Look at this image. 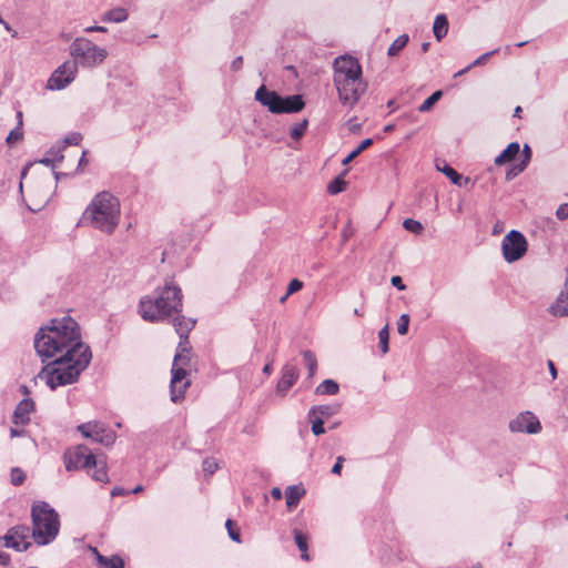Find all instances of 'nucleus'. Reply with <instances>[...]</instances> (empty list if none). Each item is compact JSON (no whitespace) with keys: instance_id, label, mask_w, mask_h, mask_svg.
<instances>
[{"instance_id":"obj_31","label":"nucleus","mask_w":568,"mask_h":568,"mask_svg":"<svg viewBox=\"0 0 568 568\" xmlns=\"http://www.w3.org/2000/svg\"><path fill=\"white\" fill-rule=\"evenodd\" d=\"M450 181L456 185L462 184L463 175L459 174L454 168L445 164L443 169L438 168Z\"/></svg>"},{"instance_id":"obj_25","label":"nucleus","mask_w":568,"mask_h":568,"mask_svg":"<svg viewBox=\"0 0 568 568\" xmlns=\"http://www.w3.org/2000/svg\"><path fill=\"white\" fill-rule=\"evenodd\" d=\"M294 539H295L296 546L298 547V549L301 551V558L303 560H308L310 556L307 552V541H308L307 536L304 535L302 531L295 529L294 530Z\"/></svg>"},{"instance_id":"obj_36","label":"nucleus","mask_w":568,"mask_h":568,"mask_svg":"<svg viewBox=\"0 0 568 568\" xmlns=\"http://www.w3.org/2000/svg\"><path fill=\"white\" fill-rule=\"evenodd\" d=\"M378 338H379V347L383 354H386L389 349L388 342H389V331L388 325L384 326L378 332Z\"/></svg>"},{"instance_id":"obj_11","label":"nucleus","mask_w":568,"mask_h":568,"mask_svg":"<svg viewBox=\"0 0 568 568\" xmlns=\"http://www.w3.org/2000/svg\"><path fill=\"white\" fill-rule=\"evenodd\" d=\"M78 430L83 437L91 438L95 443L110 446L115 442V434L106 430L99 422H88L78 426Z\"/></svg>"},{"instance_id":"obj_27","label":"nucleus","mask_w":568,"mask_h":568,"mask_svg":"<svg viewBox=\"0 0 568 568\" xmlns=\"http://www.w3.org/2000/svg\"><path fill=\"white\" fill-rule=\"evenodd\" d=\"M373 144V139H365L363 140L359 145L352 151L343 161V165H347L351 163L355 158H357L363 151H365L367 148H369Z\"/></svg>"},{"instance_id":"obj_50","label":"nucleus","mask_w":568,"mask_h":568,"mask_svg":"<svg viewBox=\"0 0 568 568\" xmlns=\"http://www.w3.org/2000/svg\"><path fill=\"white\" fill-rule=\"evenodd\" d=\"M242 65H243V58L236 57L231 63V70L239 71L242 68Z\"/></svg>"},{"instance_id":"obj_26","label":"nucleus","mask_w":568,"mask_h":568,"mask_svg":"<svg viewBox=\"0 0 568 568\" xmlns=\"http://www.w3.org/2000/svg\"><path fill=\"white\" fill-rule=\"evenodd\" d=\"M409 38L407 34H402L396 38L387 50L389 57H396L407 44Z\"/></svg>"},{"instance_id":"obj_4","label":"nucleus","mask_w":568,"mask_h":568,"mask_svg":"<svg viewBox=\"0 0 568 568\" xmlns=\"http://www.w3.org/2000/svg\"><path fill=\"white\" fill-rule=\"evenodd\" d=\"M120 202L108 191L94 195L82 214V222L105 233L112 234L119 225Z\"/></svg>"},{"instance_id":"obj_46","label":"nucleus","mask_w":568,"mask_h":568,"mask_svg":"<svg viewBox=\"0 0 568 568\" xmlns=\"http://www.w3.org/2000/svg\"><path fill=\"white\" fill-rule=\"evenodd\" d=\"M556 217L559 221H565L568 219V203H562L557 207Z\"/></svg>"},{"instance_id":"obj_41","label":"nucleus","mask_w":568,"mask_h":568,"mask_svg":"<svg viewBox=\"0 0 568 568\" xmlns=\"http://www.w3.org/2000/svg\"><path fill=\"white\" fill-rule=\"evenodd\" d=\"M311 422H312V432L315 436H320L325 433L323 418L315 417Z\"/></svg>"},{"instance_id":"obj_29","label":"nucleus","mask_w":568,"mask_h":568,"mask_svg":"<svg viewBox=\"0 0 568 568\" xmlns=\"http://www.w3.org/2000/svg\"><path fill=\"white\" fill-rule=\"evenodd\" d=\"M302 355L308 368V376L313 377L317 368V361L315 354L311 351H303Z\"/></svg>"},{"instance_id":"obj_12","label":"nucleus","mask_w":568,"mask_h":568,"mask_svg":"<svg viewBox=\"0 0 568 568\" xmlns=\"http://www.w3.org/2000/svg\"><path fill=\"white\" fill-rule=\"evenodd\" d=\"M78 72L75 62L67 61L61 64L49 78L47 88L50 90H62L74 79Z\"/></svg>"},{"instance_id":"obj_62","label":"nucleus","mask_w":568,"mask_h":568,"mask_svg":"<svg viewBox=\"0 0 568 568\" xmlns=\"http://www.w3.org/2000/svg\"><path fill=\"white\" fill-rule=\"evenodd\" d=\"M428 49H429V42H424V43L422 44V51H423V52H427V51H428Z\"/></svg>"},{"instance_id":"obj_13","label":"nucleus","mask_w":568,"mask_h":568,"mask_svg":"<svg viewBox=\"0 0 568 568\" xmlns=\"http://www.w3.org/2000/svg\"><path fill=\"white\" fill-rule=\"evenodd\" d=\"M29 536L30 528L27 525L14 526L3 536V546L17 551H26L31 546V542L28 540Z\"/></svg>"},{"instance_id":"obj_40","label":"nucleus","mask_w":568,"mask_h":568,"mask_svg":"<svg viewBox=\"0 0 568 568\" xmlns=\"http://www.w3.org/2000/svg\"><path fill=\"white\" fill-rule=\"evenodd\" d=\"M123 566H124L123 559L118 555H113L111 557H106V562L104 565V568H123Z\"/></svg>"},{"instance_id":"obj_30","label":"nucleus","mask_w":568,"mask_h":568,"mask_svg":"<svg viewBox=\"0 0 568 568\" xmlns=\"http://www.w3.org/2000/svg\"><path fill=\"white\" fill-rule=\"evenodd\" d=\"M442 91H435L418 106V111L422 113L428 112L433 108V105L442 98Z\"/></svg>"},{"instance_id":"obj_8","label":"nucleus","mask_w":568,"mask_h":568,"mask_svg":"<svg viewBox=\"0 0 568 568\" xmlns=\"http://www.w3.org/2000/svg\"><path fill=\"white\" fill-rule=\"evenodd\" d=\"M70 53L74 59L72 62L84 68H92L102 63L108 55L105 49L95 45L87 38H77L70 45Z\"/></svg>"},{"instance_id":"obj_54","label":"nucleus","mask_w":568,"mask_h":568,"mask_svg":"<svg viewBox=\"0 0 568 568\" xmlns=\"http://www.w3.org/2000/svg\"><path fill=\"white\" fill-rule=\"evenodd\" d=\"M271 495L274 499L280 500L282 498V490L278 487H274L271 490Z\"/></svg>"},{"instance_id":"obj_14","label":"nucleus","mask_w":568,"mask_h":568,"mask_svg":"<svg viewBox=\"0 0 568 568\" xmlns=\"http://www.w3.org/2000/svg\"><path fill=\"white\" fill-rule=\"evenodd\" d=\"M509 430L511 433L537 434L541 429L539 419L531 412L519 413L509 422Z\"/></svg>"},{"instance_id":"obj_49","label":"nucleus","mask_w":568,"mask_h":568,"mask_svg":"<svg viewBox=\"0 0 568 568\" xmlns=\"http://www.w3.org/2000/svg\"><path fill=\"white\" fill-rule=\"evenodd\" d=\"M390 283L393 286L397 287L399 291H404L406 286L403 283V280L400 276L395 275L390 278Z\"/></svg>"},{"instance_id":"obj_59","label":"nucleus","mask_w":568,"mask_h":568,"mask_svg":"<svg viewBox=\"0 0 568 568\" xmlns=\"http://www.w3.org/2000/svg\"><path fill=\"white\" fill-rule=\"evenodd\" d=\"M471 68H473V67H471V64L467 65L465 69H463V70L458 71V72L455 74V77H459V75L465 74V73H466V72H468Z\"/></svg>"},{"instance_id":"obj_1","label":"nucleus","mask_w":568,"mask_h":568,"mask_svg":"<svg viewBox=\"0 0 568 568\" xmlns=\"http://www.w3.org/2000/svg\"><path fill=\"white\" fill-rule=\"evenodd\" d=\"M34 348L42 362H49L38 377L54 390L75 383L89 366L92 353L81 341L79 324L70 316L52 318L34 336Z\"/></svg>"},{"instance_id":"obj_37","label":"nucleus","mask_w":568,"mask_h":568,"mask_svg":"<svg viewBox=\"0 0 568 568\" xmlns=\"http://www.w3.org/2000/svg\"><path fill=\"white\" fill-rule=\"evenodd\" d=\"M26 480V474L22 469L14 467L11 469L10 481L13 486H20Z\"/></svg>"},{"instance_id":"obj_44","label":"nucleus","mask_w":568,"mask_h":568,"mask_svg":"<svg viewBox=\"0 0 568 568\" xmlns=\"http://www.w3.org/2000/svg\"><path fill=\"white\" fill-rule=\"evenodd\" d=\"M499 51V49H495L493 51H489V52H486L484 54H481L480 57H478L471 64V67H477V65H481L484 63H486V61L491 57L494 55L495 53H497Z\"/></svg>"},{"instance_id":"obj_7","label":"nucleus","mask_w":568,"mask_h":568,"mask_svg":"<svg viewBox=\"0 0 568 568\" xmlns=\"http://www.w3.org/2000/svg\"><path fill=\"white\" fill-rule=\"evenodd\" d=\"M255 100L274 114L297 113L305 106L302 95L295 94L283 98L265 85H261L256 90Z\"/></svg>"},{"instance_id":"obj_61","label":"nucleus","mask_w":568,"mask_h":568,"mask_svg":"<svg viewBox=\"0 0 568 568\" xmlns=\"http://www.w3.org/2000/svg\"><path fill=\"white\" fill-rule=\"evenodd\" d=\"M17 116H18V120H19V121H18V126H20V128H21V125H22V112H21V111H19V112L17 113Z\"/></svg>"},{"instance_id":"obj_17","label":"nucleus","mask_w":568,"mask_h":568,"mask_svg":"<svg viewBox=\"0 0 568 568\" xmlns=\"http://www.w3.org/2000/svg\"><path fill=\"white\" fill-rule=\"evenodd\" d=\"M173 326L180 338H187L189 333L194 328L195 321L185 316H176L173 320Z\"/></svg>"},{"instance_id":"obj_24","label":"nucleus","mask_w":568,"mask_h":568,"mask_svg":"<svg viewBox=\"0 0 568 568\" xmlns=\"http://www.w3.org/2000/svg\"><path fill=\"white\" fill-rule=\"evenodd\" d=\"M339 390L338 384L333 379L323 381L315 389L317 395H336Z\"/></svg>"},{"instance_id":"obj_3","label":"nucleus","mask_w":568,"mask_h":568,"mask_svg":"<svg viewBox=\"0 0 568 568\" xmlns=\"http://www.w3.org/2000/svg\"><path fill=\"white\" fill-rule=\"evenodd\" d=\"M182 311L181 288L172 281L156 290L155 297L145 296L139 303V313L144 321L160 322Z\"/></svg>"},{"instance_id":"obj_52","label":"nucleus","mask_w":568,"mask_h":568,"mask_svg":"<svg viewBox=\"0 0 568 568\" xmlns=\"http://www.w3.org/2000/svg\"><path fill=\"white\" fill-rule=\"evenodd\" d=\"M84 31L88 33H90V32H106L108 29L102 26H91V27L85 28Z\"/></svg>"},{"instance_id":"obj_23","label":"nucleus","mask_w":568,"mask_h":568,"mask_svg":"<svg viewBox=\"0 0 568 568\" xmlns=\"http://www.w3.org/2000/svg\"><path fill=\"white\" fill-rule=\"evenodd\" d=\"M521 162L507 173V178H510L511 174L516 175L517 173L523 172L528 166L531 160V149L528 144H524V148L521 150Z\"/></svg>"},{"instance_id":"obj_19","label":"nucleus","mask_w":568,"mask_h":568,"mask_svg":"<svg viewBox=\"0 0 568 568\" xmlns=\"http://www.w3.org/2000/svg\"><path fill=\"white\" fill-rule=\"evenodd\" d=\"M305 495V489L301 486H288L285 490L286 506L291 509L296 507L301 498Z\"/></svg>"},{"instance_id":"obj_16","label":"nucleus","mask_w":568,"mask_h":568,"mask_svg":"<svg viewBox=\"0 0 568 568\" xmlns=\"http://www.w3.org/2000/svg\"><path fill=\"white\" fill-rule=\"evenodd\" d=\"M33 402L29 398L22 399L16 407L12 416L14 425H26L30 420V413L33 409Z\"/></svg>"},{"instance_id":"obj_43","label":"nucleus","mask_w":568,"mask_h":568,"mask_svg":"<svg viewBox=\"0 0 568 568\" xmlns=\"http://www.w3.org/2000/svg\"><path fill=\"white\" fill-rule=\"evenodd\" d=\"M82 140V135L78 132H72L64 138L65 145H78Z\"/></svg>"},{"instance_id":"obj_56","label":"nucleus","mask_w":568,"mask_h":568,"mask_svg":"<svg viewBox=\"0 0 568 568\" xmlns=\"http://www.w3.org/2000/svg\"><path fill=\"white\" fill-rule=\"evenodd\" d=\"M94 554L97 556V560L99 562L100 566L104 567L105 562H106V557L101 555L100 552H98L97 549H94Z\"/></svg>"},{"instance_id":"obj_6","label":"nucleus","mask_w":568,"mask_h":568,"mask_svg":"<svg viewBox=\"0 0 568 568\" xmlns=\"http://www.w3.org/2000/svg\"><path fill=\"white\" fill-rule=\"evenodd\" d=\"M186 352H189L187 338H181L171 371L172 378L170 384V393L171 400L173 403H180L184 398L185 390L191 384L190 379L187 378L190 358L187 355H184Z\"/></svg>"},{"instance_id":"obj_48","label":"nucleus","mask_w":568,"mask_h":568,"mask_svg":"<svg viewBox=\"0 0 568 568\" xmlns=\"http://www.w3.org/2000/svg\"><path fill=\"white\" fill-rule=\"evenodd\" d=\"M345 462V458L343 456H338L336 458L335 465L332 467V474L339 475L343 468V463Z\"/></svg>"},{"instance_id":"obj_28","label":"nucleus","mask_w":568,"mask_h":568,"mask_svg":"<svg viewBox=\"0 0 568 568\" xmlns=\"http://www.w3.org/2000/svg\"><path fill=\"white\" fill-rule=\"evenodd\" d=\"M63 160V154L61 153V150H54L51 149L48 152V155L43 159L39 160V163L44 164L47 166H54L55 162H61Z\"/></svg>"},{"instance_id":"obj_42","label":"nucleus","mask_w":568,"mask_h":568,"mask_svg":"<svg viewBox=\"0 0 568 568\" xmlns=\"http://www.w3.org/2000/svg\"><path fill=\"white\" fill-rule=\"evenodd\" d=\"M203 471L207 475H213L217 470V463L214 459L206 458L203 460Z\"/></svg>"},{"instance_id":"obj_21","label":"nucleus","mask_w":568,"mask_h":568,"mask_svg":"<svg viewBox=\"0 0 568 568\" xmlns=\"http://www.w3.org/2000/svg\"><path fill=\"white\" fill-rule=\"evenodd\" d=\"M341 409V405L339 404H333V405H320V406H313L308 413L310 417L311 416H316V417H325V418H328L335 414H337Z\"/></svg>"},{"instance_id":"obj_32","label":"nucleus","mask_w":568,"mask_h":568,"mask_svg":"<svg viewBox=\"0 0 568 568\" xmlns=\"http://www.w3.org/2000/svg\"><path fill=\"white\" fill-rule=\"evenodd\" d=\"M98 466H93L95 468L94 473L92 474V477L97 481L105 483L108 481V473L105 469V463L101 459H98Z\"/></svg>"},{"instance_id":"obj_51","label":"nucleus","mask_w":568,"mask_h":568,"mask_svg":"<svg viewBox=\"0 0 568 568\" xmlns=\"http://www.w3.org/2000/svg\"><path fill=\"white\" fill-rule=\"evenodd\" d=\"M10 560H11L10 555L0 549V565L8 566L10 564Z\"/></svg>"},{"instance_id":"obj_5","label":"nucleus","mask_w":568,"mask_h":568,"mask_svg":"<svg viewBox=\"0 0 568 568\" xmlns=\"http://www.w3.org/2000/svg\"><path fill=\"white\" fill-rule=\"evenodd\" d=\"M32 538L39 546L51 544L60 530L58 513L45 501L34 503L31 507Z\"/></svg>"},{"instance_id":"obj_38","label":"nucleus","mask_w":568,"mask_h":568,"mask_svg":"<svg viewBox=\"0 0 568 568\" xmlns=\"http://www.w3.org/2000/svg\"><path fill=\"white\" fill-rule=\"evenodd\" d=\"M409 326V316L402 314L397 321V332L399 335H406Z\"/></svg>"},{"instance_id":"obj_53","label":"nucleus","mask_w":568,"mask_h":568,"mask_svg":"<svg viewBox=\"0 0 568 568\" xmlns=\"http://www.w3.org/2000/svg\"><path fill=\"white\" fill-rule=\"evenodd\" d=\"M24 434H26L24 429H19V428H13V427L10 429V436L12 438L24 436Z\"/></svg>"},{"instance_id":"obj_20","label":"nucleus","mask_w":568,"mask_h":568,"mask_svg":"<svg viewBox=\"0 0 568 568\" xmlns=\"http://www.w3.org/2000/svg\"><path fill=\"white\" fill-rule=\"evenodd\" d=\"M433 32L437 41H442L448 32V19L444 13L436 16Z\"/></svg>"},{"instance_id":"obj_60","label":"nucleus","mask_w":568,"mask_h":568,"mask_svg":"<svg viewBox=\"0 0 568 568\" xmlns=\"http://www.w3.org/2000/svg\"><path fill=\"white\" fill-rule=\"evenodd\" d=\"M85 154H87V152H85V151H83V152H82V156H81V159H80V161H79V166H81V165H83V164H85V163H87V162H85Z\"/></svg>"},{"instance_id":"obj_39","label":"nucleus","mask_w":568,"mask_h":568,"mask_svg":"<svg viewBox=\"0 0 568 568\" xmlns=\"http://www.w3.org/2000/svg\"><path fill=\"white\" fill-rule=\"evenodd\" d=\"M225 527L227 529L229 536L233 541L241 542V534L237 528L234 527V524L231 519H227L225 523Z\"/></svg>"},{"instance_id":"obj_18","label":"nucleus","mask_w":568,"mask_h":568,"mask_svg":"<svg viewBox=\"0 0 568 568\" xmlns=\"http://www.w3.org/2000/svg\"><path fill=\"white\" fill-rule=\"evenodd\" d=\"M520 145L518 142H511L507 145V148L495 158L494 163L496 165H503L508 163L515 159V156L519 153Z\"/></svg>"},{"instance_id":"obj_45","label":"nucleus","mask_w":568,"mask_h":568,"mask_svg":"<svg viewBox=\"0 0 568 568\" xmlns=\"http://www.w3.org/2000/svg\"><path fill=\"white\" fill-rule=\"evenodd\" d=\"M22 130L20 126H17L16 129H13L7 136V142L10 144L12 142H16V141H19L22 139Z\"/></svg>"},{"instance_id":"obj_15","label":"nucleus","mask_w":568,"mask_h":568,"mask_svg":"<svg viewBox=\"0 0 568 568\" xmlns=\"http://www.w3.org/2000/svg\"><path fill=\"white\" fill-rule=\"evenodd\" d=\"M298 369L293 364H285L282 368V376L276 385V393L281 396H285L288 389L298 379Z\"/></svg>"},{"instance_id":"obj_10","label":"nucleus","mask_w":568,"mask_h":568,"mask_svg":"<svg viewBox=\"0 0 568 568\" xmlns=\"http://www.w3.org/2000/svg\"><path fill=\"white\" fill-rule=\"evenodd\" d=\"M63 459L68 471L91 468L99 464L98 457L85 445H79L73 449H68L63 455Z\"/></svg>"},{"instance_id":"obj_55","label":"nucleus","mask_w":568,"mask_h":568,"mask_svg":"<svg viewBox=\"0 0 568 568\" xmlns=\"http://www.w3.org/2000/svg\"><path fill=\"white\" fill-rule=\"evenodd\" d=\"M548 368L552 379H555L557 377V369L552 361H548Z\"/></svg>"},{"instance_id":"obj_57","label":"nucleus","mask_w":568,"mask_h":568,"mask_svg":"<svg viewBox=\"0 0 568 568\" xmlns=\"http://www.w3.org/2000/svg\"><path fill=\"white\" fill-rule=\"evenodd\" d=\"M351 235H352V232H351V230H349V226L347 225V226L343 230V232H342L343 242L348 241V239L351 237Z\"/></svg>"},{"instance_id":"obj_47","label":"nucleus","mask_w":568,"mask_h":568,"mask_svg":"<svg viewBox=\"0 0 568 568\" xmlns=\"http://www.w3.org/2000/svg\"><path fill=\"white\" fill-rule=\"evenodd\" d=\"M303 287V283L297 280V278H294L292 280L290 283H288V286H287V293L286 295H291L293 293H296L298 292L300 290H302Z\"/></svg>"},{"instance_id":"obj_63","label":"nucleus","mask_w":568,"mask_h":568,"mask_svg":"<svg viewBox=\"0 0 568 568\" xmlns=\"http://www.w3.org/2000/svg\"><path fill=\"white\" fill-rule=\"evenodd\" d=\"M271 369H272V368H271V365H270V364H266V365L264 366V368H263V372H264L265 374H270V373H271Z\"/></svg>"},{"instance_id":"obj_34","label":"nucleus","mask_w":568,"mask_h":568,"mask_svg":"<svg viewBox=\"0 0 568 568\" xmlns=\"http://www.w3.org/2000/svg\"><path fill=\"white\" fill-rule=\"evenodd\" d=\"M308 121L304 119L303 121L294 124V126L290 131V135L294 140H298L302 138L307 129Z\"/></svg>"},{"instance_id":"obj_64","label":"nucleus","mask_w":568,"mask_h":568,"mask_svg":"<svg viewBox=\"0 0 568 568\" xmlns=\"http://www.w3.org/2000/svg\"><path fill=\"white\" fill-rule=\"evenodd\" d=\"M142 490H143V487L139 485V486H136V487L132 490V493H133V494H138V493H141Z\"/></svg>"},{"instance_id":"obj_35","label":"nucleus","mask_w":568,"mask_h":568,"mask_svg":"<svg viewBox=\"0 0 568 568\" xmlns=\"http://www.w3.org/2000/svg\"><path fill=\"white\" fill-rule=\"evenodd\" d=\"M403 226L406 231L412 232L414 234H420L424 231L423 224L414 219L404 220Z\"/></svg>"},{"instance_id":"obj_22","label":"nucleus","mask_w":568,"mask_h":568,"mask_svg":"<svg viewBox=\"0 0 568 568\" xmlns=\"http://www.w3.org/2000/svg\"><path fill=\"white\" fill-rule=\"evenodd\" d=\"M128 18H129L128 11L124 8L119 7V8L111 9V10L106 11L105 13H103V16L101 17V20L103 22L120 23V22L128 20Z\"/></svg>"},{"instance_id":"obj_9","label":"nucleus","mask_w":568,"mask_h":568,"mask_svg":"<svg viewBox=\"0 0 568 568\" xmlns=\"http://www.w3.org/2000/svg\"><path fill=\"white\" fill-rule=\"evenodd\" d=\"M528 250V242L525 235L517 231L511 230L501 241L503 257L508 263H514L520 260Z\"/></svg>"},{"instance_id":"obj_2","label":"nucleus","mask_w":568,"mask_h":568,"mask_svg":"<svg viewBox=\"0 0 568 568\" xmlns=\"http://www.w3.org/2000/svg\"><path fill=\"white\" fill-rule=\"evenodd\" d=\"M333 82L341 103L354 106L367 89L362 78V65L349 55H341L333 63Z\"/></svg>"},{"instance_id":"obj_58","label":"nucleus","mask_w":568,"mask_h":568,"mask_svg":"<svg viewBox=\"0 0 568 568\" xmlns=\"http://www.w3.org/2000/svg\"><path fill=\"white\" fill-rule=\"evenodd\" d=\"M126 494V491L123 489V488H120V487H114L111 491V495L112 496H121V495H124Z\"/></svg>"},{"instance_id":"obj_33","label":"nucleus","mask_w":568,"mask_h":568,"mask_svg":"<svg viewBox=\"0 0 568 568\" xmlns=\"http://www.w3.org/2000/svg\"><path fill=\"white\" fill-rule=\"evenodd\" d=\"M345 186L346 182L341 176H337L328 183L327 192L332 195H335L342 192L345 189Z\"/></svg>"}]
</instances>
